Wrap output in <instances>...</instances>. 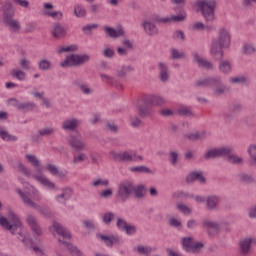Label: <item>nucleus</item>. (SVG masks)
Returning a JSON list of instances; mask_svg holds the SVG:
<instances>
[{"label": "nucleus", "instance_id": "obj_40", "mask_svg": "<svg viewBox=\"0 0 256 256\" xmlns=\"http://www.w3.org/2000/svg\"><path fill=\"white\" fill-rule=\"evenodd\" d=\"M133 193L137 199H143V197H145V186H143V184L137 186L133 184Z\"/></svg>", "mask_w": 256, "mask_h": 256}, {"label": "nucleus", "instance_id": "obj_9", "mask_svg": "<svg viewBox=\"0 0 256 256\" xmlns=\"http://www.w3.org/2000/svg\"><path fill=\"white\" fill-rule=\"evenodd\" d=\"M89 61H91V56L88 54H71L60 64V67H81V65H85V63H89Z\"/></svg>", "mask_w": 256, "mask_h": 256}, {"label": "nucleus", "instance_id": "obj_23", "mask_svg": "<svg viewBox=\"0 0 256 256\" xmlns=\"http://www.w3.org/2000/svg\"><path fill=\"white\" fill-rule=\"evenodd\" d=\"M165 103L166 100L162 96L150 95L144 98V105H152V107H161Z\"/></svg>", "mask_w": 256, "mask_h": 256}, {"label": "nucleus", "instance_id": "obj_30", "mask_svg": "<svg viewBox=\"0 0 256 256\" xmlns=\"http://www.w3.org/2000/svg\"><path fill=\"white\" fill-rule=\"evenodd\" d=\"M104 33L107 35V37H110V39H117L125 35V31H123V29L120 28L116 30L115 28L111 27H104Z\"/></svg>", "mask_w": 256, "mask_h": 256}, {"label": "nucleus", "instance_id": "obj_34", "mask_svg": "<svg viewBox=\"0 0 256 256\" xmlns=\"http://www.w3.org/2000/svg\"><path fill=\"white\" fill-rule=\"evenodd\" d=\"M133 71H135V68L133 67V65L129 64V65H122L118 70H117V75L118 77H127V75H129V73H133Z\"/></svg>", "mask_w": 256, "mask_h": 256}, {"label": "nucleus", "instance_id": "obj_16", "mask_svg": "<svg viewBox=\"0 0 256 256\" xmlns=\"http://www.w3.org/2000/svg\"><path fill=\"white\" fill-rule=\"evenodd\" d=\"M80 125L81 120L75 117H68L62 122L61 129L63 131L74 133V131H77V129H79Z\"/></svg>", "mask_w": 256, "mask_h": 256}, {"label": "nucleus", "instance_id": "obj_64", "mask_svg": "<svg viewBox=\"0 0 256 256\" xmlns=\"http://www.w3.org/2000/svg\"><path fill=\"white\" fill-rule=\"evenodd\" d=\"M99 185H103V187H109V180L96 179L92 182L93 187H99Z\"/></svg>", "mask_w": 256, "mask_h": 256}, {"label": "nucleus", "instance_id": "obj_44", "mask_svg": "<svg viewBox=\"0 0 256 256\" xmlns=\"http://www.w3.org/2000/svg\"><path fill=\"white\" fill-rule=\"evenodd\" d=\"M129 171H131V173H153V170L149 169V167L147 166H134V167H130Z\"/></svg>", "mask_w": 256, "mask_h": 256}, {"label": "nucleus", "instance_id": "obj_32", "mask_svg": "<svg viewBox=\"0 0 256 256\" xmlns=\"http://www.w3.org/2000/svg\"><path fill=\"white\" fill-rule=\"evenodd\" d=\"M197 181L198 183H205V178L203 177V172H192L186 176L187 183H193Z\"/></svg>", "mask_w": 256, "mask_h": 256}, {"label": "nucleus", "instance_id": "obj_54", "mask_svg": "<svg viewBox=\"0 0 256 256\" xmlns=\"http://www.w3.org/2000/svg\"><path fill=\"white\" fill-rule=\"evenodd\" d=\"M0 137L3 141H17V137L8 134L5 130H0Z\"/></svg>", "mask_w": 256, "mask_h": 256}, {"label": "nucleus", "instance_id": "obj_24", "mask_svg": "<svg viewBox=\"0 0 256 256\" xmlns=\"http://www.w3.org/2000/svg\"><path fill=\"white\" fill-rule=\"evenodd\" d=\"M192 31H206L207 33H213V31H217V27L215 25L210 24H204L203 22H195L191 25Z\"/></svg>", "mask_w": 256, "mask_h": 256}, {"label": "nucleus", "instance_id": "obj_37", "mask_svg": "<svg viewBox=\"0 0 256 256\" xmlns=\"http://www.w3.org/2000/svg\"><path fill=\"white\" fill-rule=\"evenodd\" d=\"M243 55H247L248 57L256 54V47L253 43H246L242 46Z\"/></svg>", "mask_w": 256, "mask_h": 256}, {"label": "nucleus", "instance_id": "obj_25", "mask_svg": "<svg viewBox=\"0 0 256 256\" xmlns=\"http://www.w3.org/2000/svg\"><path fill=\"white\" fill-rule=\"evenodd\" d=\"M220 201L221 199L215 195L206 197L205 209L207 211H217V207L219 206Z\"/></svg>", "mask_w": 256, "mask_h": 256}, {"label": "nucleus", "instance_id": "obj_29", "mask_svg": "<svg viewBox=\"0 0 256 256\" xmlns=\"http://www.w3.org/2000/svg\"><path fill=\"white\" fill-rule=\"evenodd\" d=\"M71 195H73V190L71 188H64L62 194L56 196V201L65 205L71 199Z\"/></svg>", "mask_w": 256, "mask_h": 256}, {"label": "nucleus", "instance_id": "obj_14", "mask_svg": "<svg viewBox=\"0 0 256 256\" xmlns=\"http://www.w3.org/2000/svg\"><path fill=\"white\" fill-rule=\"evenodd\" d=\"M243 111V105L240 103H232L228 106V110L223 113V119L226 123H231L235 120V115H239Z\"/></svg>", "mask_w": 256, "mask_h": 256}, {"label": "nucleus", "instance_id": "obj_28", "mask_svg": "<svg viewBox=\"0 0 256 256\" xmlns=\"http://www.w3.org/2000/svg\"><path fill=\"white\" fill-rule=\"evenodd\" d=\"M218 63V71L222 73V75H229L231 74V71L233 70V65L231 64V61L229 60H219Z\"/></svg>", "mask_w": 256, "mask_h": 256}, {"label": "nucleus", "instance_id": "obj_17", "mask_svg": "<svg viewBox=\"0 0 256 256\" xmlns=\"http://www.w3.org/2000/svg\"><path fill=\"white\" fill-rule=\"evenodd\" d=\"M201 227L208 233V235H217L221 229V224L209 219H203L201 221Z\"/></svg>", "mask_w": 256, "mask_h": 256}, {"label": "nucleus", "instance_id": "obj_61", "mask_svg": "<svg viewBox=\"0 0 256 256\" xmlns=\"http://www.w3.org/2000/svg\"><path fill=\"white\" fill-rule=\"evenodd\" d=\"M177 209L178 211H181V213H183L184 215H191V208L183 203L177 204Z\"/></svg>", "mask_w": 256, "mask_h": 256}, {"label": "nucleus", "instance_id": "obj_47", "mask_svg": "<svg viewBox=\"0 0 256 256\" xmlns=\"http://www.w3.org/2000/svg\"><path fill=\"white\" fill-rule=\"evenodd\" d=\"M47 171L49 172L50 175H54L55 177L60 176L63 177L65 174L63 172L59 171V168L53 164H48L46 166Z\"/></svg>", "mask_w": 256, "mask_h": 256}, {"label": "nucleus", "instance_id": "obj_1", "mask_svg": "<svg viewBox=\"0 0 256 256\" xmlns=\"http://www.w3.org/2000/svg\"><path fill=\"white\" fill-rule=\"evenodd\" d=\"M231 47V34L225 27H221L217 31L216 38L210 44V55L214 61H219L225 57L224 49Z\"/></svg>", "mask_w": 256, "mask_h": 256}, {"label": "nucleus", "instance_id": "obj_60", "mask_svg": "<svg viewBox=\"0 0 256 256\" xmlns=\"http://www.w3.org/2000/svg\"><path fill=\"white\" fill-rule=\"evenodd\" d=\"M137 251L140 253V255H149V253H153L154 249L149 246H138Z\"/></svg>", "mask_w": 256, "mask_h": 256}, {"label": "nucleus", "instance_id": "obj_43", "mask_svg": "<svg viewBox=\"0 0 256 256\" xmlns=\"http://www.w3.org/2000/svg\"><path fill=\"white\" fill-rule=\"evenodd\" d=\"M168 19H169V25H171V23H183V21L187 19V14L181 13L178 15H172L168 17Z\"/></svg>", "mask_w": 256, "mask_h": 256}, {"label": "nucleus", "instance_id": "obj_33", "mask_svg": "<svg viewBox=\"0 0 256 256\" xmlns=\"http://www.w3.org/2000/svg\"><path fill=\"white\" fill-rule=\"evenodd\" d=\"M186 139H189V141H203L207 139V132L205 131H197L190 133L188 135H185Z\"/></svg>", "mask_w": 256, "mask_h": 256}, {"label": "nucleus", "instance_id": "obj_48", "mask_svg": "<svg viewBox=\"0 0 256 256\" xmlns=\"http://www.w3.org/2000/svg\"><path fill=\"white\" fill-rule=\"evenodd\" d=\"M169 161L173 167H177V163H179V152L170 151L168 154Z\"/></svg>", "mask_w": 256, "mask_h": 256}, {"label": "nucleus", "instance_id": "obj_19", "mask_svg": "<svg viewBox=\"0 0 256 256\" xmlns=\"http://www.w3.org/2000/svg\"><path fill=\"white\" fill-rule=\"evenodd\" d=\"M192 59L194 63H197L198 67L206 69L207 71H215V66L212 64V62L207 59L201 58L199 53L193 52Z\"/></svg>", "mask_w": 256, "mask_h": 256}, {"label": "nucleus", "instance_id": "obj_41", "mask_svg": "<svg viewBox=\"0 0 256 256\" xmlns=\"http://www.w3.org/2000/svg\"><path fill=\"white\" fill-rule=\"evenodd\" d=\"M87 159H88L87 154L78 153L71 159L70 163L72 165H79V163H84V161H87Z\"/></svg>", "mask_w": 256, "mask_h": 256}, {"label": "nucleus", "instance_id": "obj_46", "mask_svg": "<svg viewBox=\"0 0 256 256\" xmlns=\"http://www.w3.org/2000/svg\"><path fill=\"white\" fill-rule=\"evenodd\" d=\"M54 127H44L38 131L40 137H51V135H55Z\"/></svg>", "mask_w": 256, "mask_h": 256}, {"label": "nucleus", "instance_id": "obj_5", "mask_svg": "<svg viewBox=\"0 0 256 256\" xmlns=\"http://www.w3.org/2000/svg\"><path fill=\"white\" fill-rule=\"evenodd\" d=\"M213 88V94L215 97H222V95H225L227 91H229V87L223 83V80H221V77H209V78H203L196 82V87H211Z\"/></svg>", "mask_w": 256, "mask_h": 256}, {"label": "nucleus", "instance_id": "obj_20", "mask_svg": "<svg viewBox=\"0 0 256 256\" xmlns=\"http://www.w3.org/2000/svg\"><path fill=\"white\" fill-rule=\"evenodd\" d=\"M9 101L18 111H33L37 108L35 102H19L16 98H10Z\"/></svg>", "mask_w": 256, "mask_h": 256}, {"label": "nucleus", "instance_id": "obj_56", "mask_svg": "<svg viewBox=\"0 0 256 256\" xmlns=\"http://www.w3.org/2000/svg\"><path fill=\"white\" fill-rule=\"evenodd\" d=\"M45 15H47L48 17H52V19H57L58 21H61V19H63V12L61 11H56V12H52V11H46Z\"/></svg>", "mask_w": 256, "mask_h": 256}, {"label": "nucleus", "instance_id": "obj_63", "mask_svg": "<svg viewBox=\"0 0 256 256\" xmlns=\"http://www.w3.org/2000/svg\"><path fill=\"white\" fill-rule=\"evenodd\" d=\"M91 5L88 7L89 12L92 13V15H98V13L101 12V6L99 4L90 3Z\"/></svg>", "mask_w": 256, "mask_h": 256}, {"label": "nucleus", "instance_id": "obj_7", "mask_svg": "<svg viewBox=\"0 0 256 256\" xmlns=\"http://www.w3.org/2000/svg\"><path fill=\"white\" fill-rule=\"evenodd\" d=\"M196 7H198L202 17L207 21V23H213V21H216V0H199L198 2H196Z\"/></svg>", "mask_w": 256, "mask_h": 256}, {"label": "nucleus", "instance_id": "obj_36", "mask_svg": "<svg viewBox=\"0 0 256 256\" xmlns=\"http://www.w3.org/2000/svg\"><path fill=\"white\" fill-rule=\"evenodd\" d=\"M74 85L79 89V91H81V93H83V95H91V93H93V89L89 88L87 84L81 82L80 80H75Z\"/></svg>", "mask_w": 256, "mask_h": 256}, {"label": "nucleus", "instance_id": "obj_31", "mask_svg": "<svg viewBox=\"0 0 256 256\" xmlns=\"http://www.w3.org/2000/svg\"><path fill=\"white\" fill-rule=\"evenodd\" d=\"M98 239H101L105 243L106 247H111L112 245H117L119 243V238L116 236H106L103 234L97 235Z\"/></svg>", "mask_w": 256, "mask_h": 256}, {"label": "nucleus", "instance_id": "obj_62", "mask_svg": "<svg viewBox=\"0 0 256 256\" xmlns=\"http://www.w3.org/2000/svg\"><path fill=\"white\" fill-rule=\"evenodd\" d=\"M228 161L230 163H234L235 165H239L243 163V158H240L239 156L235 154L228 155Z\"/></svg>", "mask_w": 256, "mask_h": 256}, {"label": "nucleus", "instance_id": "obj_22", "mask_svg": "<svg viewBox=\"0 0 256 256\" xmlns=\"http://www.w3.org/2000/svg\"><path fill=\"white\" fill-rule=\"evenodd\" d=\"M157 67L159 81H161V83H167V81H169V66H167V63L158 62Z\"/></svg>", "mask_w": 256, "mask_h": 256}, {"label": "nucleus", "instance_id": "obj_27", "mask_svg": "<svg viewBox=\"0 0 256 256\" xmlns=\"http://www.w3.org/2000/svg\"><path fill=\"white\" fill-rule=\"evenodd\" d=\"M253 243L252 238H244L240 240L239 247H240V253L243 256L249 255V251H251V244Z\"/></svg>", "mask_w": 256, "mask_h": 256}, {"label": "nucleus", "instance_id": "obj_38", "mask_svg": "<svg viewBox=\"0 0 256 256\" xmlns=\"http://www.w3.org/2000/svg\"><path fill=\"white\" fill-rule=\"evenodd\" d=\"M138 115L142 118L151 117L153 115V110L149 107V105L138 106Z\"/></svg>", "mask_w": 256, "mask_h": 256}, {"label": "nucleus", "instance_id": "obj_53", "mask_svg": "<svg viewBox=\"0 0 256 256\" xmlns=\"http://www.w3.org/2000/svg\"><path fill=\"white\" fill-rule=\"evenodd\" d=\"M38 69L40 71H49L51 69V62L49 60H40L38 62Z\"/></svg>", "mask_w": 256, "mask_h": 256}, {"label": "nucleus", "instance_id": "obj_3", "mask_svg": "<svg viewBox=\"0 0 256 256\" xmlns=\"http://www.w3.org/2000/svg\"><path fill=\"white\" fill-rule=\"evenodd\" d=\"M26 159L36 169V173L32 174L33 179H35V181L40 183V185H42L43 187L50 189V191H56L57 186L55 185V183L51 182L49 178L43 175V170L41 169V163L39 162V158H37V156L33 154H28L26 155Z\"/></svg>", "mask_w": 256, "mask_h": 256}, {"label": "nucleus", "instance_id": "obj_6", "mask_svg": "<svg viewBox=\"0 0 256 256\" xmlns=\"http://www.w3.org/2000/svg\"><path fill=\"white\" fill-rule=\"evenodd\" d=\"M19 197L23 201L24 205L27 207H31V209H36L40 213H47V210L33 201H41V194L39 193V190L33 188L31 186L30 191L28 192H23L22 190L17 191Z\"/></svg>", "mask_w": 256, "mask_h": 256}, {"label": "nucleus", "instance_id": "obj_55", "mask_svg": "<svg viewBox=\"0 0 256 256\" xmlns=\"http://www.w3.org/2000/svg\"><path fill=\"white\" fill-rule=\"evenodd\" d=\"M243 9L251 10L256 5V0H241Z\"/></svg>", "mask_w": 256, "mask_h": 256}, {"label": "nucleus", "instance_id": "obj_8", "mask_svg": "<svg viewBox=\"0 0 256 256\" xmlns=\"http://www.w3.org/2000/svg\"><path fill=\"white\" fill-rule=\"evenodd\" d=\"M110 157L113 161H118L120 163H133V161H136V162L143 161V156L137 155L136 153L130 152V151H123V152L111 151Z\"/></svg>", "mask_w": 256, "mask_h": 256}, {"label": "nucleus", "instance_id": "obj_39", "mask_svg": "<svg viewBox=\"0 0 256 256\" xmlns=\"http://www.w3.org/2000/svg\"><path fill=\"white\" fill-rule=\"evenodd\" d=\"M178 115H180V117L187 118L195 117V113H193V110H191L187 106H181L180 108H178Z\"/></svg>", "mask_w": 256, "mask_h": 256}, {"label": "nucleus", "instance_id": "obj_12", "mask_svg": "<svg viewBox=\"0 0 256 256\" xmlns=\"http://www.w3.org/2000/svg\"><path fill=\"white\" fill-rule=\"evenodd\" d=\"M181 243L186 253H199L205 247L202 242L193 241V237H183Z\"/></svg>", "mask_w": 256, "mask_h": 256}, {"label": "nucleus", "instance_id": "obj_10", "mask_svg": "<svg viewBox=\"0 0 256 256\" xmlns=\"http://www.w3.org/2000/svg\"><path fill=\"white\" fill-rule=\"evenodd\" d=\"M0 225L4 227V229H7V231H10L12 235H15V231L17 232V235H20V237H23V234L21 233V229H23V223H21V220L15 215H12V222L9 223V220L5 217L0 218Z\"/></svg>", "mask_w": 256, "mask_h": 256}, {"label": "nucleus", "instance_id": "obj_50", "mask_svg": "<svg viewBox=\"0 0 256 256\" xmlns=\"http://www.w3.org/2000/svg\"><path fill=\"white\" fill-rule=\"evenodd\" d=\"M229 82L232 85L238 84V85H245V83H247V77L244 76H240V77H231L229 79Z\"/></svg>", "mask_w": 256, "mask_h": 256}, {"label": "nucleus", "instance_id": "obj_26", "mask_svg": "<svg viewBox=\"0 0 256 256\" xmlns=\"http://www.w3.org/2000/svg\"><path fill=\"white\" fill-rule=\"evenodd\" d=\"M141 27L144 29L146 35H149L150 37L159 35V29H157V26H155V23L152 21H144L141 24Z\"/></svg>", "mask_w": 256, "mask_h": 256}, {"label": "nucleus", "instance_id": "obj_51", "mask_svg": "<svg viewBox=\"0 0 256 256\" xmlns=\"http://www.w3.org/2000/svg\"><path fill=\"white\" fill-rule=\"evenodd\" d=\"M168 225L170 227H174L175 229H181V227H183V223H181V221L175 217L169 218Z\"/></svg>", "mask_w": 256, "mask_h": 256}, {"label": "nucleus", "instance_id": "obj_11", "mask_svg": "<svg viewBox=\"0 0 256 256\" xmlns=\"http://www.w3.org/2000/svg\"><path fill=\"white\" fill-rule=\"evenodd\" d=\"M133 185L131 180H123L119 183L117 191L119 201L125 203V201L131 198V195H133Z\"/></svg>", "mask_w": 256, "mask_h": 256}, {"label": "nucleus", "instance_id": "obj_49", "mask_svg": "<svg viewBox=\"0 0 256 256\" xmlns=\"http://www.w3.org/2000/svg\"><path fill=\"white\" fill-rule=\"evenodd\" d=\"M152 23H162L163 25H169V17H161L159 15H153L151 17Z\"/></svg>", "mask_w": 256, "mask_h": 256}, {"label": "nucleus", "instance_id": "obj_35", "mask_svg": "<svg viewBox=\"0 0 256 256\" xmlns=\"http://www.w3.org/2000/svg\"><path fill=\"white\" fill-rule=\"evenodd\" d=\"M73 14L75 15V17H77V19H83L87 17V10H85V7H83V5L76 4L73 8Z\"/></svg>", "mask_w": 256, "mask_h": 256}, {"label": "nucleus", "instance_id": "obj_15", "mask_svg": "<svg viewBox=\"0 0 256 256\" xmlns=\"http://www.w3.org/2000/svg\"><path fill=\"white\" fill-rule=\"evenodd\" d=\"M68 145L74 149V151H77L78 153H81V151L85 150V142L81 139V136L79 134H71L67 138Z\"/></svg>", "mask_w": 256, "mask_h": 256}, {"label": "nucleus", "instance_id": "obj_42", "mask_svg": "<svg viewBox=\"0 0 256 256\" xmlns=\"http://www.w3.org/2000/svg\"><path fill=\"white\" fill-rule=\"evenodd\" d=\"M11 77L14 79H17L18 81H25V78L27 77V73L23 72V70H11L10 71Z\"/></svg>", "mask_w": 256, "mask_h": 256}, {"label": "nucleus", "instance_id": "obj_52", "mask_svg": "<svg viewBox=\"0 0 256 256\" xmlns=\"http://www.w3.org/2000/svg\"><path fill=\"white\" fill-rule=\"evenodd\" d=\"M101 53L104 57H106V59H113V57H115V50L110 47H105L102 49Z\"/></svg>", "mask_w": 256, "mask_h": 256}, {"label": "nucleus", "instance_id": "obj_21", "mask_svg": "<svg viewBox=\"0 0 256 256\" xmlns=\"http://www.w3.org/2000/svg\"><path fill=\"white\" fill-rule=\"evenodd\" d=\"M26 222L33 231V233L37 235V237H41V235H43V230H41V226H39L37 217L33 216L32 214H28L26 215Z\"/></svg>", "mask_w": 256, "mask_h": 256}, {"label": "nucleus", "instance_id": "obj_45", "mask_svg": "<svg viewBox=\"0 0 256 256\" xmlns=\"http://www.w3.org/2000/svg\"><path fill=\"white\" fill-rule=\"evenodd\" d=\"M170 59H173L174 61L177 59H185V52L172 48L170 49Z\"/></svg>", "mask_w": 256, "mask_h": 256}, {"label": "nucleus", "instance_id": "obj_2", "mask_svg": "<svg viewBox=\"0 0 256 256\" xmlns=\"http://www.w3.org/2000/svg\"><path fill=\"white\" fill-rule=\"evenodd\" d=\"M2 13V23L8 27L11 33H20L21 24L16 20L15 17V8L11 2L5 3L1 9Z\"/></svg>", "mask_w": 256, "mask_h": 256}, {"label": "nucleus", "instance_id": "obj_59", "mask_svg": "<svg viewBox=\"0 0 256 256\" xmlns=\"http://www.w3.org/2000/svg\"><path fill=\"white\" fill-rule=\"evenodd\" d=\"M238 179L239 181H241L242 183H253V177H251V175L249 174H245V173H241L238 175Z\"/></svg>", "mask_w": 256, "mask_h": 256}, {"label": "nucleus", "instance_id": "obj_57", "mask_svg": "<svg viewBox=\"0 0 256 256\" xmlns=\"http://www.w3.org/2000/svg\"><path fill=\"white\" fill-rule=\"evenodd\" d=\"M247 153L256 164V144H250L247 149Z\"/></svg>", "mask_w": 256, "mask_h": 256}, {"label": "nucleus", "instance_id": "obj_13", "mask_svg": "<svg viewBox=\"0 0 256 256\" xmlns=\"http://www.w3.org/2000/svg\"><path fill=\"white\" fill-rule=\"evenodd\" d=\"M231 151L230 147L212 148L203 154V159L206 161H209L210 159H219V157L229 155Z\"/></svg>", "mask_w": 256, "mask_h": 256}, {"label": "nucleus", "instance_id": "obj_58", "mask_svg": "<svg viewBox=\"0 0 256 256\" xmlns=\"http://www.w3.org/2000/svg\"><path fill=\"white\" fill-rule=\"evenodd\" d=\"M113 219H115V214L113 212H107L102 216V221L105 225H109Z\"/></svg>", "mask_w": 256, "mask_h": 256}, {"label": "nucleus", "instance_id": "obj_4", "mask_svg": "<svg viewBox=\"0 0 256 256\" xmlns=\"http://www.w3.org/2000/svg\"><path fill=\"white\" fill-rule=\"evenodd\" d=\"M52 229L59 235V237H62L58 239L59 243H61L62 249H65V247L68 249L71 256H83V252L79 250V248L71 245L67 240L71 239V233H69L63 225L53 222ZM65 246V247H64Z\"/></svg>", "mask_w": 256, "mask_h": 256}, {"label": "nucleus", "instance_id": "obj_18", "mask_svg": "<svg viewBox=\"0 0 256 256\" xmlns=\"http://www.w3.org/2000/svg\"><path fill=\"white\" fill-rule=\"evenodd\" d=\"M50 33L54 39H64L67 37V28L60 22H54L50 28Z\"/></svg>", "mask_w": 256, "mask_h": 256}]
</instances>
